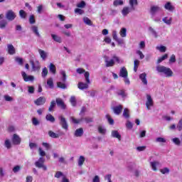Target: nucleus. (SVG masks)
Instances as JSON below:
<instances>
[{"mask_svg":"<svg viewBox=\"0 0 182 182\" xmlns=\"http://www.w3.org/2000/svg\"><path fill=\"white\" fill-rule=\"evenodd\" d=\"M84 77L85 79V82H79L77 85L78 89H80V90H85V89H89V85H90V74L89 73V72L86 71L84 74Z\"/></svg>","mask_w":182,"mask_h":182,"instance_id":"f257e3e1","label":"nucleus"},{"mask_svg":"<svg viewBox=\"0 0 182 182\" xmlns=\"http://www.w3.org/2000/svg\"><path fill=\"white\" fill-rule=\"evenodd\" d=\"M156 70L159 73H164L166 77H171V76H173V70L169 68L158 65L156 67Z\"/></svg>","mask_w":182,"mask_h":182,"instance_id":"f03ea898","label":"nucleus"},{"mask_svg":"<svg viewBox=\"0 0 182 182\" xmlns=\"http://www.w3.org/2000/svg\"><path fill=\"white\" fill-rule=\"evenodd\" d=\"M35 166L38 168H43L44 171L48 170V167L45 165V159H43V157H40L39 159L35 162Z\"/></svg>","mask_w":182,"mask_h":182,"instance_id":"7ed1b4c3","label":"nucleus"},{"mask_svg":"<svg viewBox=\"0 0 182 182\" xmlns=\"http://www.w3.org/2000/svg\"><path fill=\"white\" fill-rule=\"evenodd\" d=\"M21 76L24 82H33V80H35V77L33 75H29L23 71L21 72Z\"/></svg>","mask_w":182,"mask_h":182,"instance_id":"20e7f679","label":"nucleus"},{"mask_svg":"<svg viewBox=\"0 0 182 182\" xmlns=\"http://www.w3.org/2000/svg\"><path fill=\"white\" fill-rule=\"evenodd\" d=\"M6 18L8 21H14L16 18V14L12 10H9L6 13Z\"/></svg>","mask_w":182,"mask_h":182,"instance_id":"39448f33","label":"nucleus"},{"mask_svg":"<svg viewBox=\"0 0 182 182\" xmlns=\"http://www.w3.org/2000/svg\"><path fill=\"white\" fill-rule=\"evenodd\" d=\"M154 102H153V98H151V96L150 95H146V107L148 110H151V107H153Z\"/></svg>","mask_w":182,"mask_h":182,"instance_id":"423d86ee","label":"nucleus"},{"mask_svg":"<svg viewBox=\"0 0 182 182\" xmlns=\"http://www.w3.org/2000/svg\"><path fill=\"white\" fill-rule=\"evenodd\" d=\"M164 8L166 10L168 11V12H173V11L176 9V7L173 5V4H171V2L168 1L166 2L164 6Z\"/></svg>","mask_w":182,"mask_h":182,"instance_id":"0eeeda50","label":"nucleus"},{"mask_svg":"<svg viewBox=\"0 0 182 182\" xmlns=\"http://www.w3.org/2000/svg\"><path fill=\"white\" fill-rule=\"evenodd\" d=\"M59 120H60V124H61L63 129H64L65 130H68V122L66 121V119L62 116H60Z\"/></svg>","mask_w":182,"mask_h":182,"instance_id":"6e6552de","label":"nucleus"},{"mask_svg":"<svg viewBox=\"0 0 182 182\" xmlns=\"http://www.w3.org/2000/svg\"><path fill=\"white\" fill-rule=\"evenodd\" d=\"M104 59H105V65L107 68L114 66V60H113V58L109 60V57H107V55H105Z\"/></svg>","mask_w":182,"mask_h":182,"instance_id":"1a4fd4ad","label":"nucleus"},{"mask_svg":"<svg viewBox=\"0 0 182 182\" xmlns=\"http://www.w3.org/2000/svg\"><path fill=\"white\" fill-rule=\"evenodd\" d=\"M31 66L33 72L41 70V63L39 61H36L35 63L31 61Z\"/></svg>","mask_w":182,"mask_h":182,"instance_id":"9d476101","label":"nucleus"},{"mask_svg":"<svg viewBox=\"0 0 182 182\" xmlns=\"http://www.w3.org/2000/svg\"><path fill=\"white\" fill-rule=\"evenodd\" d=\"M139 79L141 81V83L144 85V86H147L148 82H147V74L146 73H143L139 75Z\"/></svg>","mask_w":182,"mask_h":182,"instance_id":"9b49d317","label":"nucleus"},{"mask_svg":"<svg viewBox=\"0 0 182 182\" xmlns=\"http://www.w3.org/2000/svg\"><path fill=\"white\" fill-rule=\"evenodd\" d=\"M38 53L42 59V60H46L49 53L42 49H38Z\"/></svg>","mask_w":182,"mask_h":182,"instance_id":"f8f14e48","label":"nucleus"},{"mask_svg":"<svg viewBox=\"0 0 182 182\" xmlns=\"http://www.w3.org/2000/svg\"><path fill=\"white\" fill-rule=\"evenodd\" d=\"M46 102V98L44 97H40L36 101H34L35 105L37 106H42V105H45Z\"/></svg>","mask_w":182,"mask_h":182,"instance_id":"ddd939ff","label":"nucleus"},{"mask_svg":"<svg viewBox=\"0 0 182 182\" xmlns=\"http://www.w3.org/2000/svg\"><path fill=\"white\" fill-rule=\"evenodd\" d=\"M162 22H164V23H165L168 26H170L171 23H173V18L168 16L164 17L162 18Z\"/></svg>","mask_w":182,"mask_h":182,"instance_id":"4468645a","label":"nucleus"},{"mask_svg":"<svg viewBox=\"0 0 182 182\" xmlns=\"http://www.w3.org/2000/svg\"><path fill=\"white\" fill-rule=\"evenodd\" d=\"M112 137H114V139H118L119 141L122 140V135H120V133H119V131L117 130H112L111 132Z\"/></svg>","mask_w":182,"mask_h":182,"instance_id":"2eb2a0df","label":"nucleus"},{"mask_svg":"<svg viewBox=\"0 0 182 182\" xmlns=\"http://www.w3.org/2000/svg\"><path fill=\"white\" fill-rule=\"evenodd\" d=\"M150 166L154 171H157V167L160 166V162L157 161H151Z\"/></svg>","mask_w":182,"mask_h":182,"instance_id":"dca6fc26","label":"nucleus"},{"mask_svg":"<svg viewBox=\"0 0 182 182\" xmlns=\"http://www.w3.org/2000/svg\"><path fill=\"white\" fill-rule=\"evenodd\" d=\"M119 76L120 77H128V73L127 69H126L124 67L122 68L119 71Z\"/></svg>","mask_w":182,"mask_h":182,"instance_id":"f3484780","label":"nucleus"},{"mask_svg":"<svg viewBox=\"0 0 182 182\" xmlns=\"http://www.w3.org/2000/svg\"><path fill=\"white\" fill-rule=\"evenodd\" d=\"M148 31L149 32H150L152 36H154V38H155L156 39H157V38L160 36V35H159V33L156 31V30L152 27H149Z\"/></svg>","mask_w":182,"mask_h":182,"instance_id":"a211bd4d","label":"nucleus"},{"mask_svg":"<svg viewBox=\"0 0 182 182\" xmlns=\"http://www.w3.org/2000/svg\"><path fill=\"white\" fill-rule=\"evenodd\" d=\"M148 31L149 32H150L152 36H154V38H155L156 39H157V38L160 36V35H159V33L156 31V30L152 27H149Z\"/></svg>","mask_w":182,"mask_h":182,"instance_id":"6ab92c4d","label":"nucleus"},{"mask_svg":"<svg viewBox=\"0 0 182 182\" xmlns=\"http://www.w3.org/2000/svg\"><path fill=\"white\" fill-rule=\"evenodd\" d=\"M122 110H123V106L122 105H117L113 107L114 114H119L122 113Z\"/></svg>","mask_w":182,"mask_h":182,"instance_id":"aec40b11","label":"nucleus"},{"mask_svg":"<svg viewBox=\"0 0 182 182\" xmlns=\"http://www.w3.org/2000/svg\"><path fill=\"white\" fill-rule=\"evenodd\" d=\"M12 141L14 144H21V137H19L16 134H14Z\"/></svg>","mask_w":182,"mask_h":182,"instance_id":"412c9836","label":"nucleus"},{"mask_svg":"<svg viewBox=\"0 0 182 182\" xmlns=\"http://www.w3.org/2000/svg\"><path fill=\"white\" fill-rule=\"evenodd\" d=\"M56 103L59 107H61V109H66V105H65V102H63V100H62V99L57 98Z\"/></svg>","mask_w":182,"mask_h":182,"instance_id":"4be33fe9","label":"nucleus"},{"mask_svg":"<svg viewBox=\"0 0 182 182\" xmlns=\"http://www.w3.org/2000/svg\"><path fill=\"white\" fill-rule=\"evenodd\" d=\"M31 29L33 33H35L36 36H38V38L41 37V34L39 33V29L38 28V26H32Z\"/></svg>","mask_w":182,"mask_h":182,"instance_id":"5701e85b","label":"nucleus"},{"mask_svg":"<svg viewBox=\"0 0 182 182\" xmlns=\"http://www.w3.org/2000/svg\"><path fill=\"white\" fill-rule=\"evenodd\" d=\"M51 37L55 42H57L58 43H62V37L56 34H51Z\"/></svg>","mask_w":182,"mask_h":182,"instance_id":"b1692460","label":"nucleus"},{"mask_svg":"<svg viewBox=\"0 0 182 182\" xmlns=\"http://www.w3.org/2000/svg\"><path fill=\"white\" fill-rule=\"evenodd\" d=\"M8 53L9 55H15V47L12 44L7 46Z\"/></svg>","mask_w":182,"mask_h":182,"instance_id":"393cba45","label":"nucleus"},{"mask_svg":"<svg viewBox=\"0 0 182 182\" xmlns=\"http://www.w3.org/2000/svg\"><path fill=\"white\" fill-rule=\"evenodd\" d=\"M161 9L159 6H152L151 7V15H154V14L161 11Z\"/></svg>","mask_w":182,"mask_h":182,"instance_id":"a878e982","label":"nucleus"},{"mask_svg":"<svg viewBox=\"0 0 182 182\" xmlns=\"http://www.w3.org/2000/svg\"><path fill=\"white\" fill-rule=\"evenodd\" d=\"M119 35L121 38H126L127 36V29L126 28H122L119 31Z\"/></svg>","mask_w":182,"mask_h":182,"instance_id":"bb28decb","label":"nucleus"},{"mask_svg":"<svg viewBox=\"0 0 182 182\" xmlns=\"http://www.w3.org/2000/svg\"><path fill=\"white\" fill-rule=\"evenodd\" d=\"M81 136H83V129L79 128L76 129L75 132V137H81Z\"/></svg>","mask_w":182,"mask_h":182,"instance_id":"cd10ccee","label":"nucleus"},{"mask_svg":"<svg viewBox=\"0 0 182 182\" xmlns=\"http://www.w3.org/2000/svg\"><path fill=\"white\" fill-rule=\"evenodd\" d=\"M65 175L63 174V172L59 171H56L55 175H54L55 178H61V179H63V177H65Z\"/></svg>","mask_w":182,"mask_h":182,"instance_id":"c85d7f7f","label":"nucleus"},{"mask_svg":"<svg viewBox=\"0 0 182 182\" xmlns=\"http://www.w3.org/2000/svg\"><path fill=\"white\" fill-rule=\"evenodd\" d=\"M48 69L50 73H53V75H55V73H56V66H55L53 63H50Z\"/></svg>","mask_w":182,"mask_h":182,"instance_id":"c756f323","label":"nucleus"},{"mask_svg":"<svg viewBox=\"0 0 182 182\" xmlns=\"http://www.w3.org/2000/svg\"><path fill=\"white\" fill-rule=\"evenodd\" d=\"M130 8L129 7H124L122 11V14L123 15V16H127V15H129V14H130Z\"/></svg>","mask_w":182,"mask_h":182,"instance_id":"7c9ffc66","label":"nucleus"},{"mask_svg":"<svg viewBox=\"0 0 182 182\" xmlns=\"http://www.w3.org/2000/svg\"><path fill=\"white\" fill-rule=\"evenodd\" d=\"M48 135L50 137H52V139H59L60 134H56L53 132V131H49L48 132Z\"/></svg>","mask_w":182,"mask_h":182,"instance_id":"2f4dec72","label":"nucleus"},{"mask_svg":"<svg viewBox=\"0 0 182 182\" xmlns=\"http://www.w3.org/2000/svg\"><path fill=\"white\" fill-rule=\"evenodd\" d=\"M82 21H83L84 23H85V25H88V26H92V25H93L92 20L87 17H84L82 18Z\"/></svg>","mask_w":182,"mask_h":182,"instance_id":"473e14b6","label":"nucleus"},{"mask_svg":"<svg viewBox=\"0 0 182 182\" xmlns=\"http://www.w3.org/2000/svg\"><path fill=\"white\" fill-rule=\"evenodd\" d=\"M46 119L47 122H50V123H55V117L50 114H47L46 116Z\"/></svg>","mask_w":182,"mask_h":182,"instance_id":"72a5a7b5","label":"nucleus"},{"mask_svg":"<svg viewBox=\"0 0 182 182\" xmlns=\"http://www.w3.org/2000/svg\"><path fill=\"white\" fill-rule=\"evenodd\" d=\"M98 132L100 133V134H106V128L102 125L98 126Z\"/></svg>","mask_w":182,"mask_h":182,"instance_id":"f704fd0d","label":"nucleus"},{"mask_svg":"<svg viewBox=\"0 0 182 182\" xmlns=\"http://www.w3.org/2000/svg\"><path fill=\"white\" fill-rule=\"evenodd\" d=\"M48 73H49V71H48V68L46 67L43 68L42 69V72H41V77L45 79V77H46V76H48Z\"/></svg>","mask_w":182,"mask_h":182,"instance_id":"c9c22d12","label":"nucleus"},{"mask_svg":"<svg viewBox=\"0 0 182 182\" xmlns=\"http://www.w3.org/2000/svg\"><path fill=\"white\" fill-rule=\"evenodd\" d=\"M156 50H159V52L164 53V52H166L167 50V48L164 46H156Z\"/></svg>","mask_w":182,"mask_h":182,"instance_id":"e433bc0d","label":"nucleus"},{"mask_svg":"<svg viewBox=\"0 0 182 182\" xmlns=\"http://www.w3.org/2000/svg\"><path fill=\"white\" fill-rule=\"evenodd\" d=\"M117 95L118 96H120V97H122V99H126V97L127 96V94L126 93V92H124V90H119L117 92Z\"/></svg>","mask_w":182,"mask_h":182,"instance_id":"4c0bfd02","label":"nucleus"},{"mask_svg":"<svg viewBox=\"0 0 182 182\" xmlns=\"http://www.w3.org/2000/svg\"><path fill=\"white\" fill-rule=\"evenodd\" d=\"M47 85L50 89H53V78L50 77L47 80Z\"/></svg>","mask_w":182,"mask_h":182,"instance_id":"58836bf2","label":"nucleus"},{"mask_svg":"<svg viewBox=\"0 0 182 182\" xmlns=\"http://www.w3.org/2000/svg\"><path fill=\"white\" fill-rule=\"evenodd\" d=\"M123 116L125 117V119H129V117H130V110L125 108L123 112Z\"/></svg>","mask_w":182,"mask_h":182,"instance_id":"ea45409f","label":"nucleus"},{"mask_svg":"<svg viewBox=\"0 0 182 182\" xmlns=\"http://www.w3.org/2000/svg\"><path fill=\"white\" fill-rule=\"evenodd\" d=\"M140 65V60H135L134 61V72H137V69H139V65Z\"/></svg>","mask_w":182,"mask_h":182,"instance_id":"a19ab883","label":"nucleus"},{"mask_svg":"<svg viewBox=\"0 0 182 182\" xmlns=\"http://www.w3.org/2000/svg\"><path fill=\"white\" fill-rule=\"evenodd\" d=\"M129 5L131 6V9L134 11V6L137 5V0H129Z\"/></svg>","mask_w":182,"mask_h":182,"instance_id":"79ce46f5","label":"nucleus"},{"mask_svg":"<svg viewBox=\"0 0 182 182\" xmlns=\"http://www.w3.org/2000/svg\"><path fill=\"white\" fill-rule=\"evenodd\" d=\"M167 58H168V54H165L163 56L160 57L158 60H157V63H161V62H163V60H166V59H167Z\"/></svg>","mask_w":182,"mask_h":182,"instance_id":"37998d69","label":"nucleus"},{"mask_svg":"<svg viewBox=\"0 0 182 182\" xmlns=\"http://www.w3.org/2000/svg\"><path fill=\"white\" fill-rule=\"evenodd\" d=\"M70 119L72 120L73 123H74V124H79V123H80L82 120H83V118L77 119L73 117H71Z\"/></svg>","mask_w":182,"mask_h":182,"instance_id":"c03bdc74","label":"nucleus"},{"mask_svg":"<svg viewBox=\"0 0 182 182\" xmlns=\"http://www.w3.org/2000/svg\"><path fill=\"white\" fill-rule=\"evenodd\" d=\"M85 156H80L78 159V166L81 167V166H83V163H85Z\"/></svg>","mask_w":182,"mask_h":182,"instance_id":"a18cd8bd","label":"nucleus"},{"mask_svg":"<svg viewBox=\"0 0 182 182\" xmlns=\"http://www.w3.org/2000/svg\"><path fill=\"white\" fill-rule=\"evenodd\" d=\"M112 59L114 60V62H117V63H123V60L120 59V58L116 56V55H114L112 57Z\"/></svg>","mask_w":182,"mask_h":182,"instance_id":"49530a36","label":"nucleus"},{"mask_svg":"<svg viewBox=\"0 0 182 182\" xmlns=\"http://www.w3.org/2000/svg\"><path fill=\"white\" fill-rule=\"evenodd\" d=\"M172 141L176 144V146H180L181 144V141H180V139L178 138H173Z\"/></svg>","mask_w":182,"mask_h":182,"instance_id":"de8ad7c7","label":"nucleus"},{"mask_svg":"<svg viewBox=\"0 0 182 182\" xmlns=\"http://www.w3.org/2000/svg\"><path fill=\"white\" fill-rule=\"evenodd\" d=\"M166 141H167V139H166L165 138H163V137H157L156 139V143H166Z\"/></svg>","mask_w":182,"mask_h":182,"instance_id":"09e8293b","label":"nucleus"},{"mask_svg":"<svg viewBox=\"0 0 182 182\" xmlns=\"http://www.w3.org/2000/svg\"><path fill=\"white\" fill-rule=\"evenodd\" d=\"M7 24H8V23L5 20L0 21V28L5 29Z\"/></svg>","mask_w":182,"mask_h":182,"instance_id":"8fccbe9b","label":"nucleus"},{"mask_svg":"<svg viewBox=\"0 0 182 182\" xmlns=\"http://www.w3.org/2000/svg\"><path fill=\"white\" fill-rule=\"evenodd\" d=\"M60 73L62 75V82H66V73L64 70H61Z\"/></svg>","mask_w":182,"mask_h":182,"instance_id":"3c124183","label":"nucleus"},{"mask_svg":"<svg viewBox=\"0 0 182 182\" xmlns=\"http://www.w3.org/2000/svg\"><path fill=\"white\" fill-rule=\"evenodd\" d=\"M126 127L127 129H129V130H132L133 129V123L132 122L127 120L126 123Z\"/></svg>","mask_w":182,"mask_h":182,"instance_id":"603ef678","label":"nucleus"},{"mask_svg":"<svg viewBox=\"0 0 182 182\" xmlns=\"http://www.w3.org/2000/svg\"><path fill=\"white\" fill-rule=\"evenodd\" d=\"M136 55H138V56H139L140 59H144V54H143V52H141V50H136Z\"/></svg>","mask_w":182,"mask_h":182,"instance_id":"864d4df0","label":"nucleus"},{"mask_svg":"<svg viewBox=\"0 0 182 182\" xmlns=\"http://www.w3.org/2000/svg\"><path fill=\"white\" fill-rule=\"evenodd\" d=\"M171 63H176V55L172 54L169 59V64L171 65Z\"/></svg>","mask_w":182,"mask_h":182,"instance_id":"5fc2aeb1","label":"nucleus"},{"mask_svg":"<svg viewBox=\"0 0 182 182\" xmlns=\"http://www.w3.org/2000/svg\"><path fill=\"white\" fill-rule=\"evenodd\" d=\"M55 106H56V102H55V100H53L50 103L49 108H48V111L52 112V110H53V108L55 107Z\"/></svg>","mask_w":182,"mask_h":182,"instance_id":"6e6d98bb","label":"nucleus"},{"mask_svg":"<svg viewBox=\"0 0 182 182\" xmlns=\"http://www.w3.org/2000/svg\"><path fill=\"white\" fill-rule=\"evenodd\" d=\"M70 102L72 106H76V97L75 96H72L70 99Z\"/></svg>","mask_w":182,"mask_h":182,"instance_id":"4d7b16f0","label":"nucleus"},{"mask_svg":"<svg viewBox=\"0 0 182 182\" xmlns=\"http://www.w3.org/2000/svg\"><path fill=\"white\" fill-rule=\"evenodd\" d=\"M114 6H119V5H123L122 0H115L114 1Z\"/></svg>","mask_w":182,"mask_h":182,"instance_id":"13d9d810","label":"nucleus"},{"mask_svg":"<svg viewBox=\"0 0 182 182\" xmlns=\"http://www.w3.org/2000/svg\"><path fill=\"white\" fill-rule=\"evenodd\" d=\"M58 87H60V89H66V85L64 82H58L57 83Z\"/></svg>","mask_w":182,"mask_h":182,"instance_id":"bf43d9fd","label":"nucleus"},{"mask_svg":"<svg viewBox=\"0 0 182 182\" xmlns=\"http://www.w3.org/2000/svg\"><path fill=\"white\" fill-rule=\"evenodd\" d=\"M19 15L23 19H25V18H26V12H25V11L23 10H20Z\"/></svg>","mask_w":182,"mask_h":182,"instance_id":"052dcab7","label":"nucleus"},{"mask_svg":"<svg viewBox=\"0 0 182 182\" xmlns=\"http://www.w3.org/2000/svg\"><path fill=\"white\" fill-rule=\"evenodd\" d=\"M106 117H107L108 123H109L110 124H114V121L113 120V119H112V117H110V115L107 114Z\"/></svg>","mask_w":182,"mask_h":182,"instance_id":"680f3d73","label":"nucleus"},{"mask_svg":"<svg viewBox=\"0 0 182 182\" xmlns=\"http://www.w3.org/2000/svg\"><path fill=\"white\" fill-rule=\"evenodd\" d=\"M161 173L162 174H168V173H170V169H168V168H164L161 169Z\"/></svg>","mask_w":182,"mask_h":182,"instance_id":"e2e57ef3","label":"nucleus"},{"mask_svg":"<svg viewBox=\"0 0 182 182\" xmlns=\"http://www.w3.org/2000/svg\"><path fill=\"white\" fill-rule=\"evenodd\" d=\"M112 38L114 41L119 39V37L117 36V31H116V30L112 31Z\"/></svg>","mask_w":182,"mask_h":182,"instance_id":"0e129e2a","label":"nucleus"},{"mask_svg":"<svg viewBox=\"0 0 182 182\" xmlns=\"http://www.w3.org/2000/svg\"><path fill=\"white\" fill-rule=\"evenodd\" d=\"M15 60L17 62V63H18V65H23V59L21 58L16 57Z\"/></svg>","mask_w":182,"mask_h":182,"instance_id":"69168bd1","label":"nucleus"},{"mask_svg":"<svg viewBox=\"0 0 182 182\" xmlns=\"http://www.w3.org/2000/svg\"><path fill=\"white\" fill-rule=\"evenodd\" d=\"M4 146L5 147H6V149H11V141H9V139H6L5 141V143H4Z\"/></svg>","mask_w":182,"mask_h":182,"instance_id":"338daca9","label":"nucleus"},{"mask_svg":"<svg viewBox=\"0 0 182 182\" xmlns=\"http://www.w3.org/2000/svg\"><path fill=\"white\" fill-rule=\"evenodd\" d=\"M177 129L179 130V132H181L182 130V118L179 120L178 124H177Z\"/></svg>","mask_w":182,"mask_h":182,"instance_id":"774afa93","label":"nucleus"}]
</instances>
